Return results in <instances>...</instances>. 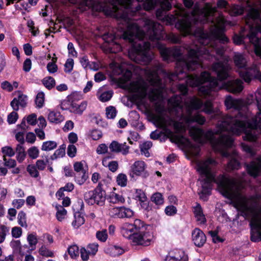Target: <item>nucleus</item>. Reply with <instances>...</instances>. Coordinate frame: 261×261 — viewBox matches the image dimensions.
I'll return each instance as SVG.
<instances>
[{
	"label": "nucleus",
	"instance_id": "nucleus-27",
	"mask_svg": "<svg viewBox=\"0 0 261 261\" xmlns=\"http://www.w3.org/2000/svg\"><path fill=\"white\" fill-rule=\"evenodd\" d=\"M87 102L82 101L80 105L76 103H72L70 107V112L81 115L87 108Z\"/></svg>",
	"mask_w": 261,
	"mask_h": 261
},
{
	"label": "nucleus",
	"instance_id": "nucleus-38",
	"mask_svg": "<svg viewBox=\"0 0 261 261\" xmlns=\"http://www.w3.org/2000/svg\"><path fill=\"white\" fill-rule=\"evenodd\" d=\"M27 153L30 159L35 160L39 156V150L36 146H32L28 149Z\"/></svg>",
	"mask_w": 261,
	"mask_h": 261
},
{
	"label": "nucleus",
	"instance_id": "nucleus-61",
	"mask_svg": "<svg viewBox=\"0 0 261 261\" xmlns=\"http://www.w3.org/2000/svg\"><path fill=\"white\" fill-rule=\"evenodd\" d=\"M217 6L218 8L224 9L226 12H228L229 9L228 3L225 0H218L217 3Z\"/></svg>",
	"mask_w": 261,
	"mask_h": 261
},
{
	"label": "nucleus",
	"instance_id": "nucleus-52",
	"mask_svg": "<svg viewBox=\"0 0 261 261\" xmlns=\"http://www.w3.org/2000/svg\"><path fill=\"white\" fill-rule=\"evenodd\" d=\"M98 245L97 243H92L88 245L87 250L91 255H95L98 251Z\"/></svg>",
	"mask_w": 261,
	"mask_h": 261
},
{
	"label": "nucleus",
	"instance_id": "nucleus-18",
	"mask_svg": "<svg viewBox=\"0 0 261 261\" xmlns=\"http://www.w3.org/2000/svg\"><path fill=\"white\" fill-rule=\"evenodd\" d=\"M192 240L196 246L200 247L205 244L206 238L202 231L198 228H195L192 232Z\"/></svg>",
	"mask_w": 261,
	"mask_h": 261
},
{
	"label": "nucleus",
	"instance_id": "nucleus-60",
	"mask_svg": "<svg viewBox=\"0 0 261 261\" xmlns=\"http://www.w3.org/2000/svg\"><path fill=\"white\" fill-rule=\"evenodd\" d=\"M166 37L171 42L174 43H178L180 41V37L173 33H170L166 35Z\"/></svg>",
	"mask_w": 261,
	"mask_h": 261
},
{
	"label": "nucleus",
	"instance_id": "nucleus-57",
	"mask_svg": "<svg viewBox=\"0 0 261 261\" xmlns=\"http://www.w3.org/2000/svg\"><path fill=\"white\" fill-rule=\"evenodd\" d=\"M90 136L94 140H98L102 136V132L98 129H93L90 132Z\"/></svg>",
	"mask_w": 261,
	"mask_h": 261
},
{
	"label": "nucleus",
	"instance_id": "nucleus-41",
	"mask_svg": "<svg viewBox=\"0 0 261 261\" xmlns=\"http://www.w3.org/2000/svg\"><path fill=\"white\" fill-rule=\"evenodd\" d=\"M107 47L109 51L111 53H116L122 50L121 46L119 43L115 42L108 44Z\"/></svg>",
	"mask_w": 261,
	"mask_h": 261
},
{
	"label": "nucleus",
	"instance_id": "nucleus-31",
	"mask_svg": "<svg viewBox=\"0 0 261 261\" xmlns=\"http://www.w3.org/2000/svg\"><path fill=\"white\" fill-rule=\"evenodd\" d=\"M109 202L112 203H123L125 201L124 197L120 194L113 193L109 196Z\"/></svg>",
	"mask_w": 261,
	"mask_h": 261
},
{
	"label": "nucleus",
	"instance_id": "nucleus-33",
	"mask_svg": "<svg viewBox=\"0 0 261 261\" xmlns=\"http://www.w3.org/2000/svg\"><path fill=\"white\" fill-rule=\"evenodd\" d=\"M27 241L29 244V247L31 250H34L36 248V245L38 243V239L35 234H29L27 237Z\"/></svg>",
	"mask_w": 261,
	"mask_h": 261
},
{
	"label": "nucleus",
	"instance_id": "nucleus-35",
	"mask_svg": "<svg viewBox=\"0 0 261 261\" xmlns=\"http://www.w3.org/2000/svg\"><path fill=\"white\" fill-rule=\"evenodd\" d=\"M57 146V143L54 141H47L44 142L41 146V150L44 151H50L54 149Z\"/></svg>",
	"mask_w": 261,
	"mask_h": 261
},
{
	"label": "nucleus",
	"instance_id": "nucleus-44",
	"mask_svg": "<svg viewBox=\"0 0 261 261\" xmlns=\"http://www.w3.org/2000/svg\"><path fill=\"white\" fill-rule=\"evenodd\" d=\"M9 232V227L0 224V243H3L5 240L6 236Z\"/></svg>",
	"mask_w": 261,
	"mask_h": 261
},
{
	"label": "nucleus",
	"instance_id": "nucleus-17",
	"mask_svg": "<svg viewBox=\"0 0 261 261\" xmlns=\"http://www.w3.org/2000/svg\"><path fill=\"white\" fill-rule=\"evenodd\" d=\"M247 170L250 175L257 176L261 172V156L247 165Z\"/></svg>",
	"mask_w": 261,
	"mask_h": 261
},
{
	"label": "nucleus",
	"instance_id": "nucleus-48",
	"mask_svg": "<svg viewBox=\"0 0 261 261\" xmlns=\"http://www.w3.org/2000/svg\"><path fill=\"white\" fill-rule=\"evenodd\" d=\"M18 222L22 227H27L28 226L26 222V215L23 211L20 212L18 214Z\"/></svg>",
	"mask_w": 261,
	"mask_h": 261
},
{
	"label": "nucleus",
	"instance_id": "nucleus-55",
	"mask_svg": "<svg viewBox=\"0 0 261 261\" xmlns=\"http://www.w3.org/2000/svg\"><path fill=\"white\" fill-rule=\"evenodd\" d=\"M3 160L4 161V165L9 168H14L16 165V162L14 159H7L5 155H4Z\"/></svg>",
	"mask_w": 261,
	"mask_h": 261
},
{
	"label": "nucleus",
	"instance_id": "nucleus-51",
	"mask_svg": "<svg viewBox=\"0 0 261 261\" xmlns=\"http://www.w3.org/2000/svg\"><path fill=\"white\" fill-rule=\"evenodd\" d=\"M48 163V159L47 156L45 158V160H38L36 162V167L39 170H43L47 163Z\"/></svg>",
	"mask_w": 261,
	"mask_h": 261
},
{
	"label": "nucleus",
	"instance_id": "nucleus-53",
	"mask_svg": "<svg viewBox=\"0 0 261 261\" xmlns=\"http://www.w3.org/2000/svg\"><path fill=\"white\" fill-rule=\"evenodd\" d=\"M18 118V114L14 111L9 114L7 117V121L9 124H14Z\"/></svg>",
	"mask_w": 261,
	"mask_h": 261
},
{
	"label": "nucleus",
	"instance_id": "nucleus-11",
	"mask_svg": "<svg viewBox=\"0 0 261 261\" xmlns=\"http://www.w3.org/2000/svg\"><path fill=\"white\" fill-rule=\"evenodd\" d=\"M151 238V235L149 232L145 231L143 225L142 228L139 229L134 234L132 238V241L135 245L147 246L150 245Z\"/></svg>",
	"mask_w": 261,
	"mask_h": 261
},
{
	"label": "nucleus",
	"instance_id": "nucleus-22",
	"mask_svg": "<svg viewBox=\"0 0 261 261\" xmlns=\"http://www.w3.org/2000/svg\"><path fill=\"white\" fill-rule=\"evenodd\" d=\"M111 158V156H105L102 161V164L105 167H108L109 169L112 172H115L118 168V163L116 161L109 162V160Z\"/></svg>",
	"mask_w": 261,
	"mask_h": 261
},
{
	"label": "nucleus",
	"instance_id": "nucleus-15",
	"mask_svg": "<svg viewBox=\"0 0 261 261\" xmlns=\"http://www.w3.org/2000/svg\"><path fill=\"white\" fill-rule=\"evenodd\" d=\"M188 256L185 252L178 249L169 253L165 259V261H188Z\"/></svg>",
	"mask_w": 261,
	"mask_h": 261
},
{
	"label": "nucleus",
	"instance_id": "nucleus-37",
	"mask_svg": "<svg viewBox=\"0 0 261 261\" xmlns=\"http://www.w3.org/2000/svg\"><path fill=\"white\" fill-rule=\"evenodd\" d=\"M57 212L56 213V217L58 220L62 221L67 215V211L62 205L56 206Z\"/></svg>",
	"mask_w": 261,
	"mask_h": 261
},
{
	"label": "nucleus",
	"instance_id": "nucleus-39",
	"mask_svg": "<svg viewBox=\"0 0 261 261\" xmlns=\"http://www.w3.org/2000/svg\"><path fill=\"white\" fill-rule=\"evenodd\" d=\"M42 83L44 86L48 89H51L55 87L56 82L55 79L51 76H48L44 78L42 80Z\"/></svg>",
	"mask_w": 261,
	"mask_h": 261
},
{
	"label": "nucleus",
	"instance_id": "nucleus-12",
	"mask_svg": "<svg viewBox=\"0 0 261 261\" xmlns=\"http://www.w3.org/2000/svg\"><path fill=\"white\" fill-rule=\"evenodd\" d=\"M212 71H214L217 75L219 81H223L229 77V70L230 66L228 61L224 60L223 62H218L214 63L211 67Z\"/></svg>",
	"mask_w": 261,
	"mask_h": 261
},
{
	"label": "nucleus",
	"instance_id": "nucleus-59",
	"mask_svg": "<svg viewBox=\"0 0 261 261\" xmlns=\"http://www.w3.org/2000/svg\"><path fill=\"white\" fill-rule=\"evenodd\" d=\"M28 123L31 125H35L37 123V115L35 113H32L28 115L25 119Z\"/></svg>",
	"mask_w": 261,
	"mask_h": 261
},
{
	"label": "nucleus",
	"instance_id": "nucleus-43",
	"mask_svg": "<svg viewBox=\"0 0 261 261\" xmlns=\"http://www.w3.org/2000/svg\"><path fill=\"white\" fill-rule=\"evenodd\" d=\"M27 171L32 177L37 178L39 175L37 168L34 165H28L27 167Z\"/></svg>",
	"mask_w": 261,
	"mask_h": 261
},
{
	"label": "nucleus",
	"instance_id": "nucleus-29",
	"mask_svg": "<svg viewBox=\"0 0 261 261\" xmlns=\"http://www.w3.org/2000/svg\"><path fill=\"white\" fill-rule=\"evenodd\" d=\"M113 92L112 90L105 91L100 93L98 91L96 94L98 99L101 102H106L109 101L112 97Z\"/></svg>",
	"mask_w": 261,
	"mask_h": 261
},
{
	"label": "nucleus",
	"instance_id": "nucleus-26",
	"mask_svg": "<svg viewBox=\"0 0 261 261\" xmlns=\"http://www.w3.org/2000/svg\"><path fill=\"white\" fill-rule=\"evenodd\" d=\"M48 120L51 123L58 124L64 121V117L60 112L51 111L48 115Z\"/></svg>",
	"mask_w": 261,
	"mask_h": 261
},
{
	"label": "nucleus",
	"instance_id": "nucleus-28",
	"mask_svg": "<svg viewBox=\"0 0 261 261\" xmlns=\"http://www.w3.org/2000/svg\"><path fill=\"white\" fill-rule=\"evenodd\" d=\"M85 218L83 215L79 212H76L74 214V220L72 222V225L74 228H78L85 223Z\"/></svg>",
	"mask_w": 261,
	"mask_h": 261
},
{
	"label": "nucleus",
	"instance_id": "nucleus-49",
	"mask_svg": "<svg viewBox=\"0 0 261 261\" xmlns=\"http://www.w3.org/2000/svg\"><path fill=\"white\" fill-rule=\"evenodd\" d=\"M135 199L138 200L140 202L147 200V197L145 193L140 189L135 190Z\"/></svg>",
	"mask_w": 261,
	"mask_h": 261
},
{
	"label": "nucleus",
	"instance_id": "nucleus-21",
	"mask_svg": "<svg viewBox=\"0 0 261 261\" xmlns=\"http://www.w3.org/2000/svg\"><path fill=\"white\" fill-rule=\"evenodd\" d=\"M225 105L227 109L239 110L241 108V102L239 99L232 98L231 96H228L225 100Z\"/></svg>",
	"mask_w": 261,
	"mask_h": 261
},
{
	"label": "nucleus",
	"instance_id": "nucleus-20",
	"mask_svg": "<svg viewBox=\"0 0 261 261\" xmlns=\"http://www.w3.org/2000/svg\"><path fill=\"white\" fill-rule=\"evenodd\" d=\"M146 168V164L142 161L135 162L131 167L132 172L133 174L140 175L143 173Z\"/></svg>",
	"mask_w": 261,
	"mask_h": 261
},
{
	"label": "nucleus",
	"instance_id": "nucleus-16",
	"mask_svg": "<svg viewBox=\"0 0 261 261\" xmlns=\"http://www.w3.org/2000/svg\"><path fill=\"white\" fill-rule=\"evenodd\" d=\"M109 148L112 152H120L123 155H126L129 153V146L125 142L120 143L116 141H113L109 145Z\"/></svg>",
	"mask_w": 261,
	"mask_h": 261
},
{
	"label": "nucleus",
	"instance_id": "nucleus-1",
	"mask_svg": "<svg viewBox=\"0 0 261 261\" xmlns=\"http://www.w3.org/2000/svg\"><path fill=\"white\" fill-rule=\"evenodd\" d=\"M171 0H145L143 9L146 11L153 9L159 4L160 8L156 11L158 19L166 21L169 24L175 23V27L183 36L193 35L198 37V42L202 45L196 49H190L188 56H183L182 48L175 46L167 48L162 44H158L161 56L164 61H176V71L171 75V78L179 76L186 70L192 71L201 67L203 59L211 60L215 58L213 53L222 57L224 49L223 47H216L214 44L217 41L222 43H227L228 38L224 35L225 28L227 24L232 23L226 20L221 14L215 16L217 8L206 3L202 7L197 5L190 14L181 5L177 6L174 14L166 15V12L171 8Z\"/></svg>",
	"mask_w": 261,
	"mask_h": 261
},
{
	"label": "nucleus",
	"instance_id": "nucleus-10",
	"mask_svg": "<svg viewBox=\"0 0 261 261\" xmlns=\"http://www.w3.org/2000/svg\"><path fill=\"white\" fill-rule=\"evenodd\" d=\"M106 193L99 184L94 190L85 193L84 198L85 201L89 205L95 204L102 206L106 201Z\"/></svg>",
	"mask_w": 261,
	"mask_h": 261
},
{
	"label": "nucleus",
	"instance_id": "nucleus-4",
	"mask_svg": "<svg viewBox=\"0 0 261 261\" xmlns=\"http://www.w3.org/2000/svg\"><path fill=\"white\" fill-rule=\"evenodd\" d=\"M168 103L175 111L181 112V117L185 122L172 121V123L177 133H184L187 129V125L192 122H196L200 125L203 124L205 119L199 114L192 115V111L203 107L202 111L206 114L213 112V105L210 100L206 101L204 103L196 96L190 97L182 103V98L180 95H174L168 100Z\"/></svg>",
	"mask_w": 261,
	"mask_h": 261
},
{
	"label": "nucleus",
	"instance_id": "nucleus-7",
	"mask_svg": "<svg viewBox=\"0 0 261 261\" xmlns=\"http://www.w3.org/2000/svg\"><path fill=\"white\" fill-rule=\"evenodd\" d=\"M258 26L255 23L248 25L249 28V33L246 36L241 34L240 35H235L233 42L237 45L249 42L253 44L254 51L256 55L261 58V23H258Z\"/></svg>",
	"mask_w": 261,
	"mask_h": 261
},
{
	"label": "nucleus",
	"instance_id": "nucleus-47",
	"mask_svg": "<svg viewBox=\"0 0 261 261\" xmlns=\"http://www.w3.org/2000/svg\"><path fill=\"white\" fill-rule=\"evenodd\" d=\"M68 252L71 258H75L79 254V248L76 245H72L68 248Z\"/></svg>",
	"mask_w": 261,
	"mask_h": 261
},
{
	"label": "nucleus",
	"instance_id": "nucleus-36",
	"mask_svg": "<svg viewBox=\"0 0 261 261\" xmlns=\"http://www.w3.org/2000/svg\"><path fill=\"white\" fill-rule=\"evenodd\" d=\"M65 148L66 145L65 144H62L61 145L60 147L57 149L55 151L54 153L51 156V159L54 160L58 158L63 157L65 154Z\"/></svg>",
	"mask_w": 261,
	"mask_h": 261
},
{
	"label": "nucleus",
	"instance_id": "nucleus-3",
	"mask_svg": "<svg viewBox=\"0 0 261 261\" xmlns=\"http://www.w3.org/2000/svg\"><path fill=\"white\" fill-rule=\"evenodd\" d=\"M217 162L212 158L201 161L197 165L198 171L203 176L201 180L202 190L199 193L201 199H205L211 194L212 183L216 182L221 193L228 199L233 200L235 207L245 217H251V240H261V207L252 196L248 197L242 192V185L223 175L215 178L214 170Z\"/></svg>",
	"mask_w": 261,
	"mask_h": 261
},
{
	"label": "nucleus",
	"instance_id": "nucleus-63",
	"mask_svg": "<svg viewBox=\"0 0 261 261\" xmlns=\"http://www.w3.org/2000/svg\"><path fill=\"white\" fill-rule=\"evenodd\" d=\"M165 214L168 216H173L177 213V209L173 205L167 206L165 209Z\"/></svg>",
	"mask_w": 261,
	"mask_h": 261
},
{
	"label": "nucleus",
	"instance_id": "nucleus-56",
	"mask_svg": "<svg viewBox=\"0 0 261 261\" xmlns=\"http://www.w3.org/2000/svg\"><path fill=\"white\" fill-rule=\"evenodd\" d=\"M112 255L113 256H118L124 252V250L117 246H114L111 247L110 248Z\"/></svg>",
	"mask_w": 261,
	"mask_h": 261
},
{
	"label": "nucleus",
	"instance_id": "nucleus-50",
	"mask_svg": "<svg viewBox=\"0 0 261 261\" xmlns=\"http://www.w3.org/2000/svg\"><path fill=\"white\" fill-rule=\"evenodd\" d=\"M115 35L113 33H105L102 36V39L107 43L109 44L114 42V40L115 39Z\"/></svg>",
	"mask_w": 261,
	"mask_h": 261
},
{
	"label": "nucleus",
	"instance_id": "nucleus-42",
	"mask_svg": "<svg viewBox=\"0 0 261 261\" xmlns=\"http://www.w3.org/2000/svg\"><path fill=\"white\" fill-rule=\"evenodd\" d=\"M127 178L125 174L123 173L119 174L116 178V182L117 184L122 187H124L127 185Z\"/></svg>",
	"mask_w": 261,
	"mask_h": 261
},
{
	"label": "nucleus",
	"instance_id": "nucleus-2",
	"mask_svg": "<svg viewBox=\"0 0 261 261\" xmlns=\"http://www.w3.org/2000/svg\"><path fill=\"white\" fill-rule=\"evenodd\" d=\"M255 96L258 112L251 120L243 117L240 120L226 116L218 121L215 132L209 130L205 133L196 127L189 129L190 136L195 141L201 144L208 141L215 151L220 152L224 157L230 158L227 165L228 169H238L240 166L237 160L238 153L234 150L230 155L227 150L233 144V139L230 134L239 135L244 132V139L249 141H255L261 134V92H256Z\"/></svg>",
	"mask_w": 261,
	"mask_h": 261
},
{
	"label": "nucleus",
	"instance_id": "nucleus-24",
	"mask_svg": "<svg viewBox=\"0 0 261 261\" xmlns=\"http://www.w3.org/2000/svg\"><path fill=\"white\" fill-rule=\"evenodd\" d=\"M194 213L196 220L200 224H204L206 222V219L200 205L198 203L194 207Z\"/></svg>",
	"mask_w": 261,
	"mask_h": 261
},
{
	"label": "nucleus",
	"instance_id": "nucleus-46",
	"mask_svg": "<svg viewBox=\"0 0 261 261\" xmlns=\"http://www.w3.org/2000/svg\"><path fill=\"white\" fill-rule=\"evenodd\" d=\"M106 114L109 119H114L117 114V110L113 106H109L106 109Z\"/></svg>",
	"mask_w": 261,
	"mask_h": 261
},
{
	"label": "nucleus",
	"instance_id": "nucleus-30",
	"mask_svg": "<svg viewBox=\"0 0 261 261\" xmlns=\"http://www.w3.org/2000/svg\"><path fill=\"white\" fill-rule=\"evenodd\" d=\"M74 176V181L79 185H83L88 178L86 172L75 173Z\"/></svg>",
	"mask_w": 261,
	"mask_h": 261
},
{
	"label": "nucleus",
	"instance_id": "nucleus-54",
	"mask_svg": "<svg viewBox=\"0 0 261 261\" xmlns=\"http://www.w3.org/2000/svg\"><path fill=\"white\" fill-rule=\"evenodd\" d=\"M96 236L97 239L101 242H105L108 238L107 232L106 230H102V231H98L96 232Z\"/></svg>",
	"mask_w": 261,
	"mask_h": 261
},
{
	"label": "nucleus",
	"instance_id": "nucleus-45",
	"mask_svg": "<svg viewBox=\"0 0 261 261\" xmlns=\"http://www.w3.org/2000/svg\"><path fill=\"white\" fill-rule=\"evenodd\" d=\"M44 102V94L42 92H39L36 97L35 103L37 107L41 108L43 106Z\"/></svg>",
	"mask_w": 261,
	"mask_h": 261
},
{
	"label": "nucleus",
	"instance_id": "nucleus-23",
	"mask_svg": "<svg viewBox=\"0 0 261 261\" xmlns=\"http://www.w3.org/2000/svg\"><path fill=\"white\" fill-rule=\"evenodd\" d=\"M15 152L16 154V159L17 161L19 163H22L27 156V153L23 145L17 144L16 146Z\"/></svg>",
	"mask_w": 261,
	"mask_h": 261
},
{
	"label": "nucleus",
	"instance_id": "nucleus-32",
	"mask_svg": "<svg viewBox=\"0 0 261 261\" xmlns=\"http://www.w3.org/2000/svg\"><path fill=\"white\" fill-rule=\"evenodd\" d=\"M38 252L40 255L45 257H53L55 256L54 252L45 245H42L39 249Z\"/></svg>",
	"mask_w": 261,
	"mask_h": 261
},
{
	"label": "nucleus",
	"instance_id": "nucleus-62",
	"mask_svg": "<svg viewBox=\"0 0 261 261\" xmlns=\"http://www.w3.org/2000/svg\"><path fill=\"white\" fill-rule=\"evenodd\" d=\"M73 168L75 173L86 172L84 169L83 164L81 162H75L73 164Z\"/></svg>",
	"mask_w": 261,
	"mask_h": 261
},
{
	"label": "nucleus",
	"instance_id": "nucleus-9",
	"mask_svg": "<svg viewBox=\"0 0 261 261\" xmlns=\"http://www.w3.org/2000/svg\"><path fill=\"white\" fill-rule=\"evenodd\" d=\"M245 10L248 11L245 20L247 25L255 23L256 26H258V23H261V13L254 8L249 1L245 2L241 5H233L229 8L228 12L231 16H236L242 14Z\"/></svg>",
	"mask_w": 261,
	"mask_h": 261
},
{
	"label": "nucleus",
	"instance_id": "nucleus-25",
	"mask_svg": "<svg viewBox=\"0 0 261 261\" xmlns=\"http://www.w3.org/2000/svg\"><path fill=\"white\" fill-rule=\"evenodd\" d=\"M119 73H121L122 74L121 77L119 78L120 82L124 84L129 81L132 75V71L128 69H125L124 68L123 64L119 66Z\"/></svg>",
	"mask_w": 261,
	"mask_h": 261
},
{
	"label": "nucleus",
	"instance_id": "nucleus-14",
	"mask_svg": "<svg viewBox=\"0 0 261 261\" xmlns=\"http://www.w3.org/2000/svg\"><path fill=\"white\" fill-rule=\"evenodd\" d=\"M109 215L114 218H130L134 215V212L124 206L115 207L109 210Z\"/></svg>",
	"mask_w": 261,
	"mask_h": 261
},
{
	"label": "nucleus",
	"instance_id": "nucleus-58",
	"mask_svg": "<svg viewBox=\"0 0 261 261\" xmlns=\"http://www.w3.org/2000/svg\"><path fill=\"white\" fill-rule=\"evenodd\" d=\"M2 152L4 155L12 157L14 155L15 152L11 147L5 146L2 148Z\"/></svg>",
	"mask_w": 261,
	"mask_h": 261
},
{
	"label": "nucleus",
	"instance_id": "nucleus-34",
	"mask_svg": "<svg viewBox=\"0 0 261 261\" xmlns=\"http://www.w3.org/2000/svg\"><path fill=\"white\" fill-rule=\"evenodd\" d=\"M152 144L151 141H146L140 145V148L142 154H143L145 156H149V152L148 150L152 146Z\"/></svg>",
	"mask_w": 261,
	"mask_h": 261
},
{
	"label": "nucleus",
	"instance_id": "nucleus-19",
	"mask_svg": "<svg viewBox=\"0 0 261 261\" xmlns=\"http://www.w3.org/2000/svg\"><path fill=\"white\" fill-rule=\"evenodd\" d=\"M27 103V96L24 94H19L17 97L14 98L11 102V106L15 111L19 110V106L24 108Z\"/></svg>",
	"mask_w": 261,
	"mask_h": 261
},
{
	"label": "nucleus",
	"instance_id": "nucleus-5",
	"mask_svg": "<svg viewBox=\"0 0 261 261\" xmlns=\"http://www.w3.org/2000/svg\"><path fill=\"white\" fill-rule=\"evenodd\" d=\"M184 76L186 77V84L178 85V89L182 95L187 94L188 86L192 87H199V93L203 96L210 95L213 91L222 88H224L232 93H240L244 88L243 83L240 79L230 80L220 85V82L213 77L207 71H203L199 75H188L185 73Z\"/></svg>",
	"mask_w": 261,
	"mask_h": 261
},
{
	"label": "nucleus",
	"instance_id": "nucleus-13",
	"mask_svg": "<svg viewBox=\"0 0 261 261\" xmlns=\"http://www.w3.org/2000/svg\"><path fill=\"white\" fill-rule=\"evenodd\" d=\"M143 225V221L140 219H136L133 224L124 223L121 227V233L124 237L132 240L134 234L139 229L142 228Z\"/></svg>",
	"mask_w": 261,
	"mask_h": 261
},
{
	"label": "nucleus",
	"instance_id": "nucleus-6",
	"mask_svg": "<svg viewBox=\"0 0 261 261\" xmlns=\"http://www.w3.org/2000/svg\"><path fill=\"white\" fill-rule=\"evenodd\" d=\"M162 72H163V70L161 64L156 63L152 69H147L145 72L147 80L150 84V87L144 81L139 80L130 84V90L136 93L140 98H144L148 94L151 101L160 99L162 97L165 87L158 75L159 73Z\"/></svg>",
	"mask_w": 261,
	"mask_h": 261
},
{
	"label": "nucleus",
	"instance_id": "nucleus-40",
	"mask_svg": "<svg viewBox=\"0 0 261 261\" xmlns=\"http://www.w3.org/2000/svg\"><path fill=\"white\" fill-rule=\"evenodd\" d=\"M151 200L156 205H162L164 203L163 195L159 192L155 193L152 195Z\"/></svg>",
	"mask_w": 261,
	"mask_h": 261
},
{
	"label": "nucleus",
	"instance_id": "nucleus-64",
	"mask_svg": "<svg viewBox=\"0 0 261 261\" xmlns=\"http://www.w3.org/2000/svg\"><path fill=\"white\" fill-rule=\"evenodd\" d=\"M73 60L68 59L64 65V71L65 72H70L73 69Z\"/></svg>",
	"mask_w": 261,
	"mask_h": 261
},
{
	"label": "nucleus",
	"instance_id": "nucleus-8",
	"mask_svg": "<svg viewBox=\"0 0 261 261\" xmlns=\"http://www.w3.org/2000/svg\"><path fill=\"white\" fill-rule=\"evenodd\" d=\"M235 65L238 68V72L246 83H250L253 78L258 79L261 82V72L256 65L247 67V61L244 56L240 53H236L233 57Z\"/></svg>",
	"mask_w": 261,
	"mask_h": 261
}]
</instances>
